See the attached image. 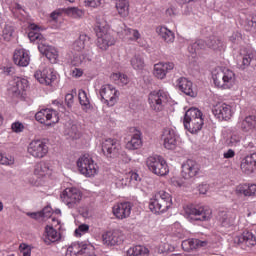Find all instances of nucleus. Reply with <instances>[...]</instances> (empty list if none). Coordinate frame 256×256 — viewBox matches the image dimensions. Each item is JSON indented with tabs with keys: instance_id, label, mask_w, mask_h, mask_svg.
<instances>
[{
	"instance_id": "obj_58",
	"label": "nucleus",
	"mask_w": 256,
	"mask_h": 256,
	"mask_svg": "<svg viewBox=\"0 0 256 256\" xmlns=\"http://www.w3.org/2000/svg\"><path fill=\"white\" fill-rule=\"evenodd\" d=\"M53 211V209L51 208V206H46L45 208H43L42 211H40L41 216L44 218H48L51 217V212Z\"/></svg>"
},
{
	"instance_id": "obj_50",
	"label": "nucleus",
	"mask_w": 256,
	"mask_h": 256,
	"mask_svg": "<svg viewBox=\"0 0 256 256\" xmlns=\"http://www.w3.org/2000/svg\"><path fill=\"white\" fill-rule=\"evenodd\" d=\"M111 79L113 81H116L118 83V85H127V83H129V77H127V75L122 74V73H114L111 76Z\"/></svg>"
},
{
	"instance_id": "obj_37",
	"label": "nucleus",
	"mask_w": 256,
	"mask_h": 256,
	"mask_svg": "<svg viewBox=\"0 0 256 256\" xmlns=\"http://www.w3.org/2000/svg\"><path fill=\"white\" fill-rule=\"evenodd\" d=\"M34 175H38V177H45V175H51V166L49 163L40 162L35 165Z\"/></svg>"
},
{
	"instance_id": "obj_40",
	"label": "nucleus",
	"mask_w": 256,
	"mask_h": 256,
	"mask_svg": "<svg viewBox=\"0 0 256 256\" xmlns=\"http://www.w3.org/2000/svg\"><path fill=\"white\" fill-rule=\"evenodd\" d=\"M121 33L124 35V39H127L128 41H137V39L141 37V34L138 30L127 28L125 25L121 30Z\"/></svg>"
},
{
	"instance_id": "obj_47",
	"label": "nucleus",
	"mask_w": 256,
	"mask_h": 256,
	"mask_svg": "<svg viewBox=\"0 0 256 256\" xmlns=\"http://www.w3.org/2000/svg\"><path fill=\"white\" fill-rule=\"evenodd\" d=\"M15 33V26L13 24L8 23L5 24L2 28V37L4 41H11L13 39V34Z\"/></svg>"
},
{
	"instance_id": "obj_57",
	"label": "nucleus",
	"mask_w": 256,
	"mask_h": 256,
	"mask_svg": "<svg viewBox=\"0 0 256 256\" xmlns=\"http://www.w3.org/2000/svg\"><path fill=\"white\" fill-rule=\"evenodd\" d=\"M84 3L86 7H93V8L101 7V0H85Z\"/></svg>"
},
{
	"instance_id": "obj_44",
	"label": "nucleus",
	"mask_w": 256,
	"mask_h": 256,
	"mask_svg": "<svg viewBox=\"0 0 256 256\" xmlns=\"http://www.w3.org/2000/svg\"><path fill=\"white\" fill-rule=\"evenodd\" d=\"M130 64L136 71H141L145 67V59L141 54H136L131 58Z\"/></svg>"
},
{
	"instance_id": "obj_8",
	"label": "nucleus",
	"mask_w": 256,
	"mask_h": 256,
	"mask_svg": "<svg viewBox=\"0 0 256 256\" xmlns=\"http://www.w3.org/2000/svg\"><path fill=\"white\" fill-rule=\"evenodd\" d=\"M185 215L190 221H209L211 219V209L188 205L184 208Z\"/></svg>"
},
{
	"instance_id": "obj_3",
	"label": "nucleus",
	"mask_w": 256,
	"mask_h": 256,
	"mask_svg": "<svg viewBox=\"0 0 256 256\" xmlns=\"http://www.w3.org/2000/svg\"><path fill=\"white\" fill-rule=\"evenodd\" d=\"M173 205V199L171 194L165 192V190H160L154 194V196L149 201V209L152 213L160 215V213H165V211L171 209Z\"/></svg>"
},
{
	"instance_id": "obj_46",
	"label": "nucleus",
	"mask_w": 256,
	"mask_h": 256,
	"mask_svg": "<svg viewBox=\"0 0 256 256\" xmlns=\"http://www.w3.org/2000/svg\"><path fill=\"white\" fill-rule=\"evenodd\" d=\"M65 135H68L70 139H79L81 137L79 127L76 124H68L65 129Z\"/></svg>"
},
{
	"instance_id": "obj_26",
	"label": "nucleus",
	"mask_w": 256,
	"mask_h": 256,
	"mask_svg": "<svg viewBox=\"0 0 256 256\" xmlns=\"http://www.w3.org/2000/svg\"><path fill=\"white\" fill-rule=\"evenodd\" d=\"M132 207L130 202H121L113 207V213L117 219H127L131 215Z\"/></svg>"
},
{
	"instance_id": "obj_11",
	"label": "nucleus",
	"mask_w": 256,
	"mask_h": 256,
	"mask_svg": "<svg viewBox=\"0 0 256 256\" xmlns=\"http://www.w3.org/2000/svg\"><path fill=\"white\" fill-rule=\"evenodd\" d=\"M35 119L38 121V123L51 127V125L59 123V114H57V111L55 110L46 108L38 111L35 114Z\"/></svg>"
},
{
	"instance_id": "obj_24",
	"label": "nucleus",
	"mask_w": 256,
	"mask_h": 256,
	"mask_svg": "<svg viewBox=\"0 0 256 256\" xmlns=\"http://www.w3.org/2000/svg\"><path fill=\"white\" fill-rule=\"evenodd\" d=\"M13 61L18 67H27L31 61L29 51L23 48L16 49L13 54Z\"/></svg>"
},
{
	"instance_id": "obj_64",
	"label": "nucleus",
	"mask_w": 256,
	"mask_h": 256,
	"mask_svg": "<svg viewBox=\"0 0 256 256\" xmlns=\"http://www.w3.org/2000/svg\"><path fill=\"white\" fill-rule=\"evenodd\" d=\"M72 75L73 77H81V75H83V70L74 68V70H72Z\"/></svg>"
},
{
	"instance_id": "obj_55",
	"label": "nucleus",
	"mask_w": 256,
	"mask_h": 256,
	"mask_svg": "<svg viewBox=\"0 0 256 256\" xmlns=\"http://www.w3.org/2000/svg\"><path fill=\"white\" fill-rule=\"evenodd\" d=\"M19 249L22 256H31V248L27 244H20Z\"/></svg>"
},
{
	"instance_id": "obj_42",
	"label": "nucleus",
	"mask_w": 256,
	"mask_h": 256,
	"mask_svg": "<svg viewBox=\"0 0 256 256\" xmlns=\"http://www.w3.org/2000/svg\"><path fill=\"white\" fill-rule=\"evenodd\" d=\"M158 35L166 43H173L175 41V34L169 30L167 27H161L158 30Z\"/></svg>"
},
{
	"instance_id": "obj_14",
	"label": "nucleus",
	"mask_w": 256,
	"mask_h": 256,
	"mask_svg": "<svg viewBox=\"0 0 256 256\" xmlns=\"http://www.w3.org/2000/svg\"><path fill=\"white\" fill-rule=\"evenodd\" d=\"M212 113L219 121H229V119L233 117L231 105L224 102H219L214 105L212 108Z\"/></svg>"
},
{
	"instance_id": "obj_63",
	"label": "nucleus",
	"mask_w": 256,
	"mask_h": 256,
	"mask_svg": "<svg viewBox=\"0 0 256 256\" xmlns=\"http://www.w3.org/2000/svg\"><path fill=\"white\" fill-rule=\"evenodd\" d=\"M130 181H135L136 183H139V181H141V176H139L136 172H132L130 175Z\"/></svg>"
},
{
	"instance_id": "obj_60",
	"label": "nucleus",
	"mask_w": 256,
	"mask_h": 256,
	"mask_svg": "<svg viewBox=\"0 0 256 256\" xmlns=\"http://www.w3.org/2000/svg\"><path fill=\"white\" fill-rule=\"evenodd\" d=\"M65 103L67 104V107H71V105H73V94H66Z\"/></svg>"
},
{
	"instance_id": "obj_39",
	"label": "nucleus",
	"mask_w": 256,
	"mask_h": 256,
	"mask_svg": "<svg viewBox=\"0 0 256 256\" xmlns=\"http://www.w3.org/2000/svg\"><path fill=\"white\" fill-rule=\"evenodd\" d=\"M89 39V36H87L86 34H81L79 36V39H77L73 43L72 48L74 49V51H83V49H85V47L89 45Z\"/></svg>"
},
{
	"instance_id": "obj_25",
	"label": "nucleus",
	"mask_w": 256,
	"mask_h": 256,
	"mask_svg": "<svg viewBox=\"0 0 256 256\" xmlns=\"http://www.w3.org/2000/svg\"><path fill=\"white\" fill-rule=\"evenodd\" d=\"M175 69L173 62H160L154 65V76L157 79H165L167 73Z\"/></svg>"
},
{
	"instance_id": "obj_22",
	"label": "nucleus",
	"mask_w": 256,
	"mask_h": 256,
	"mask_svg": "<svg viewBox=\"0 0 256 256\" xmlns=\"http://www.w3.org/2000/svg\"><path fill=\"white\" fill-rule=\"evenodd\" d=\"M163 137L165 149L173 151V149L177 147V143L179 141V136L175 133V130L166 128L163 132Z\"/></svg>"
},
{
	"instance_id": "obj_16",
	"label": "nucleus",
	"mask_w": 256,
	"mask_h": 256,
	"mask_svg": "<svg viewBox=\"0 0 256 256\" xmlns=\"http://www.w3.org/2000/svg\"><path fill=\"white\" fill-rule=\"evenodd\" d=\"M104 245L108 247H114L115 245H121L125 241V236L122 231L114 230L108 231L102 236Z\"/></svg>"
},
{
	"instance_id": "obj_53",
	"label": "nucleus",
	"mask_w": 256,
	"mask_h": 256,
	"mask_svg": "<svg viewBox=\"0 0 256 256\" xmlns=\"http://www.w3.org/2000/svg\"><path fill=\"white\" fill-rule=\"evenodd\" d=\"M15 158L7 154L0 153V165H13Z\"/></svg>"
},
{
	"instance_id": "obj_4",
	"label": "nucleus",
	"mask_w": 256,
	"mask_h": 256,
	"mask_svg": "<svg viewBox=\"0 0 256 256\" xmlns=\"http://www.w3.org/2000/svg\"><path fill=\"white\" fill-rule=\"evenodd\" d=\"M183 123L190 133H199V130L203 129V113L197 108H190L185 113Z\"/></svg>"
},
{
	"instance_id": "obj_52",
	"label": "nucleus",
	"mask_w": 256,
	"mask_h": 256,
	"mask_svg": "<svg viewBox=\"0 0 256 256\" xmlns=\"http://www.w3.org/2000/svg\"><path fill=\"white\" fill-rule=\"evenodd\" d=\"M172 233L175 237H178V239H183V237H185V230L182 229L180 223H174L172 226Z\"/></svg>"
},
{
	"instance_id": "obj_9",
	"label": "nucleus",
	"mask_w": 256,
	"mask_h": 256,
	"mask_svg": "<svg viewBox=\"0 0 256 256\" xmlns=\"http://www.w3.org/2000/svg\"><path fill=\"white\" fill-rule=\"evenodd\" d=\"M169 93L164 90L153 91L149 94V104L153 111H163L165 109V105L169 103Z\"/></svg>"
},
{
	"instance_id": "obj_36",
	"label": "nucleus",
	"mask_w": 256,
	"mask_h": 256,
	"mask_svg": "<svg viewBox=\"0 0 256 256\" xmlns=\"http://www.w3.org/2000/svg\"><path fill=\"white\" fill-rule=\"evenodd\" d=\"M115 7L120 17H129V0H116Z\"/></svg>"
},
{
	"instance_id": "obj_20",
	"label": "nucleus",
	"mask_w": 256,
	"mask_h": 256,
	"mask_svg": "<svg viewBox=\"0 0 256 256\" xmlns=\"http://www.w3.org/2000/svg\"><path fill=\"white\" fill-rule=\"evenodd\" d=\"M178 89L184 93V95H188V97H195L197 95V89L193 86V82L191 80L181 77L177 81Z\"/></svg>"
},
{
	"instance_id": "obj_49",
	"label": "nucleus",
	"mask_w": 256,
	"mask_h": 256,
	"mask_svg": "<svg viewBox=\"0 0 256 256\" xmlns=\"http://www.w3.org/2000/svg\"><path fill=\"white\" fill-rule=\"evenodd\" d=\"M78 99L84 110L91 109V102L89 101V97H87V92L80 90L78 93Z\"/></svg>"
},
{
	"instance_id": "obj_30",
	"label": "nucleus",
	"mask_w": 256,
	"mask_h": 256,
	"mask_svg": "<svg viewBox=\"0 0 256 256\" xmlns=\"http://www.w3.org/2000/svg\"><path fill=\"white\" fill-rule=\"evenodd\" d=\"M236 217L235 213L231 211L219 212V221L222 227H232V225H235Z\"/></svg>"
},
{
	"instance_id": "obj_10",
	"label": "nucleus",
	"mask_w": 256,
	"mask_h": 256,
	"mask_svg": "<svg viewBox=\"0 0 256 256\" xmlns=\"http://www.w3.org/2000/svg\"><path fill=\"white\" fill-rule=\"evenodd\" d=\"M99 95L102 103L107 105V107H113L119 99V91L115 89L112 85H103L99 90Z\"/></svg>"
},
{
	"instance_id": "obj_27",
	"label": "nucleus",
	"mask_w": 256,
	"mask_h": 256,
	"mask_svg": "<svg viewBox=\"0 0 256 256\" xmlns=\"http://www.w3.org/2000/svg\"><path fill=\"white\" fill-rule=\"evenodd\" d=\"M38 50L42 55H45L50 63H57L59 53L57 52V49H55V47L49 46L45 43H39Z\"/></svg>"
},
{
	"instance_id": "obj_5",
	"label": "nucleus",
	"mask_w": 256,
	"mask_h": 256,
	"mask_svg": "<svg viewBox=\"0 0 256 256\" xmlns=\"http://www.w3.org/2000/svg\"><path fill=\"white\" fill-rule=\"evenodd\" d=\"M61 201L68 209H77L83 199V193L79 188H66L60 195Z\"/></svg>"
},
{
	"instance_id": "obj_2",
	"label": "nucleus",
	"mask_w": 256,
	"mask_h": 256,
	"mask_svg": "<svg viewBox=\"0 0 256 256\" xmlns=\"http://www.w3.org/2000/svg\"><path fill=\"white\" fill-rule=\"evenodd\" d=\"M212 79L215 87H218V89H232L237 81L233 70L219 67L212 71Z\"/></svg>"
},
{
	"instance_id": "obj_48",
	"label": "nucleus",
	"mask_w": 256,
	"mask_h": 256,
	"mask_svg": "<svg viewBox=\"0 0 256 256\" xmlns=\"http://www.w3.org/2000/svg\"><path fill=\"white\" fill-rule=\"evenodd\" d=\"M91 61V54L83 55V54H75L71 60V65L74 67H79V65H83L85 63V60Z\"/></svg>"
},
{
	"instance_id": "obj_56",
	"label": "nucleus",
	"mask_w": 256,
	"mask_h": 256,
	"mask_svg": "<svg viewBox=\"0 0 256 256\" xmlns=\"http://www.w3.org/2000/svg\"><path fill=\"white\" fill-rule=\"evenodd\" d=\"M11 129L14 131V133H21L23 132V129H25V126L21 122H14L11 125Z\"/></svg>"
},
{
	"instance_id": "obj_43",
	"label": "nucleus",
	"mask_w": 256,
	"mask_h": 256,
	"mask_svg": "<svg viewBox=\"0 0 256 256\" xmlns=\"http://www.w3.org/2000/svg\"><path fill=\"white\" fill-rule=\"evenodd\" d=\"M126 255L127 256L149 255V249L141 245L133 246L127 250Z\"/></svg>"
},
{
	"instance_id": "obj_33",
	"label": "nucleus",
	"mask_w": 256,
	"mask_h": 256,
	"mask_svg": "<svg viewBox=\"0 0 256 256\" xmlns=\"http://www.w3.org/2000/svg\"><path fill=\"white\" fill-rule=\"evenodd\" d=\"M28 37L32 42L37 41L38 46L39 43H45V37H43V34L39 33V26L36 24L29 25Z\"/></svg>"
},
{
	"instance_id": "obj_19",
	"label": "nucleus",
	"mask_w": 256,
	"mask_h": 256,
	"mask_svg": "<svg viewBox=\"0 0 256 256\" xmlns=\"http://www.w3.org/2000/svg\"><path fill=\"white\" fill-rule=\"evenodd\" d=\"M237 127L240 131H243V133H251L256 127V116H240L237 122Z\"/></svg>"
},
{
	"instance_id": "obj_15",
	"label": "nucleus",
	"mask_w": 256,
	"mask_h": 256,
	"mask_svg": "<svg viewBox=\"0 0 256 256\" xmlns=\"http://www.w3.org/2000/svg\"><path fill=\"white\" fill-rule=\"evenodd\" d=\"M35 79L42 85H52L57 81V72L53 68H44L42 71H36Z\"/></svg>"
},
{
	"instance_id": "obj_41",
	"label": "nucleus",
	"mask_w": 256,
	"mask_h": 256,
	"mask_svg": "<svg viewBox=\"0 0 256 256\" xmlns=\"http://www.w3.org/2000/svg\"><path fill=\"white\" fill-rule=\"evenodd\" d=\"M206 47H209L208 42L203 39H199L188 46V51L191 55H195V53L205 49Z\"/></svg>"
},
{
	"instance_id": "obj_61",
	"label": "nucleus",
	"mask_w": 256,
	"mask_h": 256,
	"mask_svg": "<svg viewBox=\"0 0 256 256\" xmlns=\"http://www.w3.org/2000/svg\"><path fill=\"white\" fill-rule=\"evenodd\" d=\"M233 157H235V151H233V149L224 152V159H233Z\"/></svg>"
},
{
	"instance_id": "obj_31",
	"label": "nucleus",
	"mask_w": 256,
	"mask_h": 256,
	"mask_svg": "<svg viewBox=\"0 0 256 256\" xmlns=\"http://www.w3.org/2000/svg\"><path fill=\"white\" fill-rule=\"evenodd\" d=\"M198 247H207V241L192 238L182 242V248L184 251H193V249H198Z\"/></svg>"
},
{
	"instance_id": "obj_29",
	"label": "nucleus",
	"mask_w": 256,
	"mask_h": 256,
	"mask_svg": "<svg viewBox=\"0 0 256 256\" xmlns=\"http://www.w3.org/2000/svg\"><path fill=\"white\" fill-rule=\"evenodd\" d=\"M240 167L247 175L254 173L256 171V153L246 156Z\"/></svg>"
},
{
	"instance_id": "obj_7",
	"label": "nucleus",
	"mask_w": 256,
	"mask_h": 256,
	"mask_svg": "<svg viewBox=\"0 0 256 256\" xmlns=\"http://www.w3.org/2000/svg\"><path fill=\"white\" fill-rule=\"evenodd\" d=\"M146 165L154 175H158L160 177H164L169 173V167L167 166V162L163 157L159 155L150 156L146 160Z\"/></svg>"
},
{
	"instance_id": "obj_59",
	"label": "nucleus",
	"mask_w": 256,
	"mask_h": 256,
	"mask_svg": "<svg viewBox=\"0 0 256 256\" xmlns=\"http://www.w3.org/2000/svg\"><path fill=\"white\" fill-rule=\"evenodd\" d=\"M198 191L201 195H205L207 194V192L209 191V184H201L198 187Z\"/></svg>"
},
{
	"instance_id": "obj_38",
	"label": "nucleus",
	"mask_w": 256,
	"mask_h": 256,
	"mask_svg": "<svg viewBox=\"0 0 256 256\" xmlns=\"http://www.w3.org/2000/svg\"><path fill=\"white\" fill-rule=\"evenodd\" d=\"M208 47L212 51H225V43L221 41L219 37L212 36L208 39Z\"/></svg>"
},
{
	"instance_id": "obj_62",
	"label": "nucleus",
	"mask_w": 256,
	"mask_h": 256,
	"mask_svg": "<svg viewBox=\"0 0 256 256\" xmlns=\"http://www.w3.org/2000/svg\"><path fill=\"white\" fill-rule=\"evenodd\" d=\"M42 214H41V212H28L27 213V216L28 217H31V219H41V216Z\"/></svg>"
},
{
	"instance_id": "obj_32",
	"label": "nucleus",
	"mask_w": 256,
	"mask_h": 256,
	"mask_svg": "<svg viewBox=\"0 0 256 256\" xmlns=\"http://www.w3.org/2000/svg\"><path fill=\"white\" fill-rule=\"evenodd\" d=\"M236 194L252 197V195H256V184H240L236 187Z\"/></svg>"
},
{
	"instance_id": "obj_6",
	"label": "nucleus",
	"mask_w": 256,
	"mask_h": 256,
	"mask_svg": "<svg viewBox=\"0 0 256 256\" xmlns=\"http://www.w3.org/2000/svg\"><path fill=\"white\" fill-rule=\"evenodd\" d=\"M77 167L84 177H95L99 173V166L89 154H85L78 159Z\"/></svg>"
},
{
	"instance_id": "obj_45",
	"label": "nucleus",
	"mask_w": 256,
	"mask_h": 256,
	"mask_svg": "<svg viewBox=\"0 0 256 256\" xmlns=\"http://www.w3.org/2000/svg\"><path fill=\"white\" fill-rule=\"evenodd\" d=\"M225 143L228 147H237V145L241 143V136H239V134L234 131H230L225 140Z\"/></svg>"
},
{
	"instance_id": "obj_21",
	"label": "nucleus",
	"mask_w": 256,
	"mask_h": 256,
	"mask_svg": "<svg viewBox=\"0 0 256 256\" xmlns=\"http://www.w3.org/2000/svg\"><path fill=\"white\" fill-rule=\"evenodd\" d=\"M93 249V245L85 242L73 243L67 248V253L70 255H89Z\"/></svg>"
},
{
	"instance_id": "obj_18",
	"label": "nucleus",
	"mask_w": 256,
	"mask_h": 256,
	"mask_svg": "<svg viewBox=\"0 0 256 256\" xmlns=\"http://www.w3.org/2000/svg\"><path fill=\"white\" fill-rule=\"evenodd\" d=\"M120 149L121 145L116 139L108 138L102 142V153L106 157H117Z\"/></svg>"
},
{
	"instance_id": "obj_34",
	"label": "nucleus",
	"mask_w": 256,
	"mask_h": 256,
	"mask_svg": "<svg viewBox=\"0 0 256 256\" xmlns=\"http://www.w3.org/2000/svg\"><path fill=\"white\" fill-rule=\"evenodd\" d=\"M240 55L242 57L240 69H247V67L251 65V61L255 59V51L251 49H243L241 50Z\"/></svg>"
},
{
	"instance_id": "obj_51",
	"label": "nucleus",
	"mask_w": 256,
	"mask_h": 256,
	"mask_svg": "<svg viewBox=\"0 0 256 256\" xmlns=\"http://www.w3.org/2000/svg\"><path fill=\"white\" fill-rule=\"evenodd\" d=\"M66 13L67 15H69L70 17H73L74 19H81V17L85 15V11L77 7L67 8Z\"/></svg>"
},
{
	"instance_id": "obj_23",
	"label": "nucleus",
	"mask_w": 256,
	"mask_h": 256,
	"mask_svg": "<svg viewBox=\"0 0 256 256\" xmlns=\"http://www.w3.org/2000/svg\"><path fill=\"white\" fill-rule=\"evenodd\" d=\"M199 164L194 160H187L182 165V177L184 179H193L199 173Z\"/></svg>"
},
{
	"instance_id": "obj_54",
	"label": "nucleus",
	"mask_w": 256,
	"mask_h": 256,
	"mask_svg": "<svg viewBox=\"0 0 256 256\" xmlns=\"http://www.w3.org/2000/svg\"><path fill=\"white\" fill-rule=\"evenodd\" d=\"M88 232H89V225L81 224L75 230V235L76 237H81L82 235H85V233H88Z\"/></svg>"
},
{
	"instance_id": "obj_35",
	"label": "nucleus",
	"mask_w": 256,
	"mask_h": 256,
	"mask_svg": "<svg viewBox=\"0 0 256 256\" xmlns=\"http://www.w3.org/2000/svg\"><path fill=\"white\" fill-rule=\"evenodd\" d=\"M143 145V141L141 140V131L135 130L130 141L127 142L126 148L130 151H135V149H139Z\"/></svg>"
},
{
	"instance_id": "obj_28",
	"label": "nucleus",
	"mask_w": 256,
	"mask_h": 256,
	"mask_svg": "<svg viewBox=\"0 0 256 256\" xmlns=\"http://www.w3.org/2000/svg\"><path fill=\"white\" fill-rule=\"evenodd\" d=\"M43 241L46 245H51V243H57V241H61V233L55 230L53 226L47 225L45 227Z\"/></svg>"
},
{
	"instance_id": "obj_12",
	"label": "nucleus",
	"mask_w": 256,
	"mask_h": 256,
	"mask_svg": "<svg viewBox=\"0 0 256 256\" xmlns=\"http://www.w3.org/2000/svg\"><path fill=\"white\" fill-rule=\"evenodd\" d=\"M232 242L237 247L247 250L256 245V237L250 231H244L240 235H236L232 238Z\"/></svg>"
},
{
	"instance_id": "obj_13",
	"label": "nucleus",
	"mask_w": 256,
	"mask_h": 256,
	"mask_svg": "<svg viewBox=\"0 0 256 256\" xmlns=\"http://www.w3.org/2000/svg\"><path fill=\"white\" fill-rule=\"evenodd\" d=\"M28 153L35 159H43L49 153V147L43 140H33L29 143Z\"/></svg>"
},
{
	"instance_id": "obj_17",
	"label": "nucleus",
	"mask_w": 256,
	"mask_h": 256,
	"mask_svg": "<svg viewBox=\"0 0 256 256\" xmlns=\"http://www.w3.org/2000/svg\"><path fill=\"white\" fill-rule=\"evenodd\" d=\"M29 87V81L25 78L16 77L10 81V87L8 88V93L12 97H19L25 89Z\"/></svg>"
},
{
	"instance_id": "obj_1",
	"label": "nucleus",
	"mask_w": 256,
	"mask_h": 256,
	"mask_svg": "<svg viewBox=\"0 0 256 256\" xmlns=\"http://www.w3.org/2000/svg\"><path fill=\"white\" fill-rule=\"evenodd\" d=\"M94 31L97 36L96 45L101 51H107L111 45H115V39L109 34V24L101 16L96 17V26Z\"/></svg>"
}]
</instances>
